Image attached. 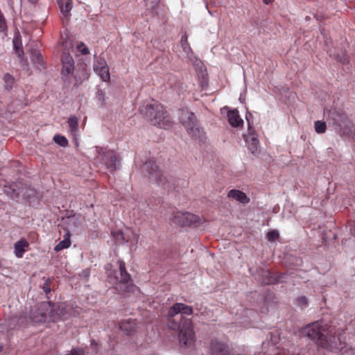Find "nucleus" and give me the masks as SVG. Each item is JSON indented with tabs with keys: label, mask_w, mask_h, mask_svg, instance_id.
Returning <instances> with one entry per match:
<instances>
[{
	"label": "nucleus",
	"mask_w": 355,
	"mask_h": 355,
	"mask_svg": "<svg viewBox=\"0 0 355 355\" xmlns=\"http://www.w3.org/2000/svg\"><path fill=\"white\" fill-rule=\"evenodd\" d=\"M71 234L69 232L66 233V234L64 236V239L59 242L54 248V250L56 252L61 251L64 249L68 248L71 244V239H70Z\"/></svg>",
	"instance_id": "aec40b11"
},
{
	"label": "nucleus",
	"mask_w": 355,
	"mask_h": 355,
	"mask_svg": "<svg viewBox=\"0 0 355 355\" xmlns=\"http://www.w3.org/2000/svg\"><path fill=\"white\" fill-rule=\"evenodd\" d=\"M245 312H246V314L248 313V312H250V314H254V313L252 312V311H246Z\"/></svg>",
	"instance_id": "79ce46f5"
},
{
	"label": "nucleus",
	"mask_w": 355,
	"mask_h": 355,
	"mask_svg": "<svg viewBox=\"0 0 355 355\" xmlns=\"http://www.w3.org/2000/svg\"><path fill=\"white\" fill-rule=\"evenodd\" d=\"M44 290L46 293L50 292V288L49 287H44Z\"/></svg>",
	"instance_id": "58836bf2"
},
{
	"label": "nucleus",
	"mask_w": 355,
	"mask_h": 355,
	"mask_svg": "<svg viewBox=\"0 0 355 355\" xmlns=\"http://www.w3.org/2000/svg\"><path fill=\"white\" fill-rule=\"evenodd\" d=\"M315 130L317 133L321 134L326 131L327 125L325 122L321 121H317L314 124Z\"/></svg>",
	"instance_id": "a878e982"
},
{
	"label": "nucleus",
	"mask_w": 355,
	"mask_h": 355,
	"mask_svg": "<svg viewBox=\"0 0 355 355\" xmlns=\"http://www.w3.org/2000/svg\"><path fill=\"white\" fill-rule=\"evenodd\" d=\"M279 232L277 230H270L268 232L267 235H266V239L269 241H274L275 240H276L278 237H279Z\"/></svg>",
	"instance_id": "7c9ffc66"
},
{
	"label": "nucleus",
	"mask_w": 355,
	"mask_h": 355,
	"mask_svg": "<svg viewBox=\"0 0 355 355\" xmlns=\"http://www.w3.org/2000/svg\"><path fill=\"white\" fill-rule=\"evenodd\" d=\"M32 59H33V61L36 63H38L41 65L43 64L42 57L40 53L37 51L35 50L32 52Z\"/></svg>",
	"instance_id": "c85d7f7f"
},
{
	"label": "nucleus",
	"mask_w": 355,
	"mask_h": 355,
	"mask_svg": "<svg viewBox=\"0 0 355 355\" xmlns=\"http://www.w3.org/2000/svg\"><path fill=\"white\" fill-rule=\"evenodd\" d=\"M331 330L327 328L322 322L317 321L306 326L302 330V334L311 340H316L323 347H327L329 340L331 341Z\"/></svg>",
	"instance_id": "20e7f679"
},
{
	"label": "nucleus",
	"mask_w": 355,
	"mask_h": 355,
	"mask_svg": "<svg viewBox=\"0 0 355 355\" xmlns=\"http://www.w3.org/2000/svg\"><path fill=\"white\" fill-rule=\"evenodd\" d=\"M68 355H84L83 349L79 348L72 349Z\"/></svg>",
	"instance_id": "72a5a7b5"
},
{
	"label": "nucleus",
	"mask_w": 355,
	"mask_h": 355,
	"mask_svg": "<svg viewBox=\"0 0 355 355\" xmlns=\"http://www.w3.org/2000/svg\"><path fill=\"white\" fill-rule=\"evenodd\" d=\"M112 234L117 241H121L124 243L131 241L130 239L126 238L124 234L121 231L112 232Z\"/></svg>",
	"instance_id": "393cba45"
},
{
	"label": "nucleus",
	"mask_w": 355,
	"mask_h": 355,
	"mask_svg": "<svg viewBox=\"0 0 355 355\" xmlns=\"http://www.w3.org/2000/svg\"><path fill=\"white\" fill-rule=\"evenodd\" d=\"M245 139L249 150L252 154L256 155L259 153V141L257 134L254 133L251 128H249V135L246 136Z\"/></svg>",
	"instance_id": "ddd939ff"
},
{
	"label": "nucleus",
	"mask_w": 355,
	"mask_h": 355,
	"mask_svg": "<svg viewBox=\"0 0 355 355\" xmlns=\"http://www.w3.org/2000/svg\"><path fill=\"white\" fill-rule=\"evenodd\" d=\"M269 344L268 343H265L263 342V344H262V347L263 348H265L266 346H268Z\"/></svg>",
	"instance_id": "a19ab883"
},
{
	"label": "nucleus",
	"mask_w": 355,
	"mask_h": 355,
	"mask_svg": "<svg viewBox=\"0 0 355 355\" xmlns=\"http://www.w3.org/2000/svg\"><path fill=\"white\" fill-rule=\"evenodd\" d=\"M145 168L150 173V179L155 180L159 186H162L164 189L167 188L166 184L168 180L155 162L149 161L146 162L145 164Z\"/></svg>",
	"instance_id": "1a4fd4ad"
},
{
	"label": "nucleus",
	"mask_w": 355,
	"mask_h": 355,
	"mask_svg": "<svg viewBox=\"0 0 355 355\" xmlns=\"http://www.w3.org/2000/svg\"><path fill=\"white\" fill-rule=\"evenodd\" d=\"M101 151H103V153H103V157H104V153H104V152H105L106 150H103V149H101Z\"/></svg>",
	"instance_id": "a18cd8bd"
},
{
	"label": "nucleus",
	"mask_w": 355,
	"mask_h": 355,
	"mask_svg": "<svg viewBox=\"0 0 355 355\" xmlns=\"http://www.w3.org/2000/svg\"><path fill=\"white\" fill-rule=\"evenodd\" d=\"M335 123L339 126H341V124L338 121H336Z\"/></svg>",
	"instance_id": "c03bdc74"
},
{
	"label": "nucleus",
	"mask_w": 355,
	"mask_h": 355,
	"mask_svg": "<svg viewBox=\"0 0 355 355\" xmlns=\"http://www.w3.org/2000/svg\"><path fill=\"white\" fill-rule=\"evenodd\" d=\"M296 301L297 305L301 308H304L307 305V300L304 296L298 297Z\"/></svg>",
	"instance_id": "473e14b6"
},
{
	"label": "nucleus",
	"mask_w": 355,
	"mask_h": 355,
	"mask_svg": "<svg viewBox=\"0 0 355 355\" xmlns=\"http://www.w3.org/2000/svg\"><path fill=\"white\" fill-rule=\"evenodd\" d=\"M3 80L5 83V86L6 88H12L15 82V79L12 76H11L10 73H6L3 77Z\"/></svg>",
	"instance_id": "bb28decb"
},
{
	"label": "nucleus",
	"mask_w": 355,
	"mask_h": 355,
	"mask_svg": "<svg viewBox=\"0 0 355 355\" xmlns=\"http://www.w3.org/2000/svg\"><path fill=\"white\" fill-rule=\"evenodd\" d=\"M119 274L120 277H114L115 288L119 293L133 291L135 286L132 284L130 275L125 270V263L123 261H119Z\"/></svg>",
	"instance_id": "0eeeda50"
},
{
	"label": "nucleus",
	"mask_w": 355,
	"mask_h": 355,
	"mask_svg": "<svg viewBox=\"0 0 355 355\" xmlns=\"http://www.w3.org/2000/svg\"><path fill=\"white\" fill-rule=\"evenodd\" d=\"M263 279L261 282L265 284H274L276 282H280L282 280L283 277L278 276L277 277H274L271 276V272L269 270H263Z\"/></svg>",
	"instance_id": "6ab92c4d"
},
{
	"label": "nucleus",
	"mask_w": 355,
	"mask_h": 355,
	"mask_svg": "<svg viewBox=\"0 0 355 355\" xmlns=\"http://www.w3.org/2000/svg\"><path fill=\"white\" fill-rule=\"evenodd\" d=\"M278 340H281L280 339V333L278 330H275L271 334V342L276 345L278 343Z\"/></svg>",
	"instance_id": "2f4dec72"
},
{
	"label": "nucleus",
	"mask_w": 355,
	"mask_h": 355,
	"mask_svg": "<svg viewBox=\"0 0 355 355\" xmlns=\"http://www.w3.org/2000/svg\"><path fill=\"white\" fill-rule=\"evenodd\" d=\"M180 121L191 137L196 139L202 141L205 138V132L199 126L196 116L188 110H182Z\"/></svg>",
	"instance_id": "39448f33"
},
{
	"label": "nucleus",
	"mask_w": 355,
	"mask_h": 355,
	"mask_svg": "<svg viewBox=\"0 0 355 355\" xmlns=\"http://www.w3.org/2000/svg\"><path fill=\"white\" fill-rule=\"evenodd\" d=\"M68 125L71 134L76 137L78 130V120L75 116H71L67 121Z\"/></svg>",
	"instance_id": "4be33fe9"
},
{
	"label": "nucleus",
	"mask_w": 355,
	"mask_h": 355,
	"mask_svg": "<svg viewBox=\"0 0 355 355\" xmlns=\"http://www.w3.org/2000/svg\"><path fill=\"white\" fill-rule=\"evenodd\" d=\"M181 45L184 51L189 55L192 53L191 48L188 42V38L186 35H183L181 38Z\"/></svg>",
	"instance_id": "b1692460"
},
{
	"label": "nucleus",
	"mask_w": 355,
	"mask_h": 355,
	"mask_svg": "<svg viewBox=\"0 0 355 355\" xmlns=\"http://www.w3.org/2000/svg\"><path fill=\"white\" fill-rule=\"evenodd\" d=\"M84 77H88V75L87 74V73H85L84 75H83Z\"/></svg>",
	"instance_id": "49530a36"
},
{
	"label": "nucleus",
	"mask_w": 355,
	"mask_h": 355,
	"mask_svg": "<svg viewBox=\"0 0 355 355\" xmlns=\"http://www.w3.org/2000/svg\"><path fill=\"white\" fill-rule=\"evenodd\" d=\"M227 197L230 198H233L243 204H247L250 202V198H248L246 194L243 191L237 189L230 190L227 193Z\"/></svg>",
	"instance_id": "dca6fc26"
},
{
	"label": "nucleus",
	"mask_w": 355,
	"mask_h": 355,
	"mask_svg": "<svg viewBox=\"0 0 355 355\" xmlns=\"http://www.w3.org/2000/svg\"><path fill=\"white\" fill-rule=\"evenodd\" d=\"M104 157L103 158L107 168L111 171H115L119 164V160L113 151H105L103 153Z\"/></svg>",
	"instance_id": "4468645a"
},
{
	"label": "nucleus",
	"mask_w": 355,
	"mask_h": 355,
	"mask_svg": "<svg viewBox=\"0 0 355 355\" xmlns=\"http://www.w3.org/2000/svg\"><path fill=\"white\" fill-rule=\"evenodd\" d=\"M97 345V343H96L94 341H92L91 343V347L94 350L96 349Z\"/></svg>",
	"instance_id": "e433bc0d"
},
{
	"label": "nucleus",
	"mask_w": 355,
	"mask_h": 355,
	"mask_svg": "<svg viewBox=\"0 0 355 355\" xmlns=\"http://www.w3.org/2000/svg\"><path fill=\"white\" fill-rule=\"evenodd\" d=\"M295 346L289 341H282L280 346L277 347L275 355H304L302 351L295 352Z\"/></svg>",
	"instance_id": "f8f14e48"
},
{
	"label": "nucleus",
	"mask_w": 355,
	"mask_h": 355,
	"mask_svg": "<svg viewBox=\"0 0 355 355\" xmlns=\"http://www.w3.org/2000/svg\"><path fill=\"white\" fill-rule=\"evenodd\" d=\"M227 118L230 124L233 127H239L243 124V121L236 110H230L227 112Z\"/></svg>",
	"instance_id": "f3484780"
},
{
	"label": "nucleus",
	"mask_w": 355,
	"mask_h": 355,
	"mask_svg": "<svg viewBox=\"0 0 355 355\" xmlns=\"http://www.w3.org/2000/svg\"><path fill=\"white\" fill-rule=\"evenodd\" d=\"M60 12L64 17H67L72 8L71 0H57Z\"/></svg>",
	"instance_id": "a211bd4d"
},
{
	"label": "nucleus",
	"mask_w": 355,
	"mask_h": 355,
	"mask_svg": "<svg viewBox=\"0 0 355 355\" xmlns=\"http://www.w3.org/2000/svg\"><path fill=\"white\" fill-rule=\"evenodd\" d=\"M29 248V243L25 239H21L14 245V253L17 258H21Z\"/></svg>",
	"instance_id": "2eb2a0df"
},
{
	"label": "nucleus",
	"mask_w": 355,
	"mask_h": 355,
	"mask_svg": "<svg viewBox=\"0 0 355 355\" xmlns=\"http://www.w3.org/2000/svg\"><path fill=\"white\" fill-rule=\"evenodd\" d=\"M31 3H35L37 0H28Z\"/></svg>",
	"instance_id": "37998d69"
},
{
	"label": "nucleus",
	"mask_w": 355,
	"mask_h": 355,
	"mask_svg": "<svg viewBox=\"0 0 355 355\" xmlns=\"http://www.w3.org/2000/svg\"><path fill=\"white\" fill-rule=\"evenodd\" d=\"M211 355H247L244 351L233 349L227 343L217 338H213L209 343Z\"/></svg>",
	"instance_id": "423d86ee"
},
{
	"label": "nucleus",
	"mask_w": 355,
	"mask_h": 355,
	"mask_svg": "<svg viewBox=\"0 0 355 355\" xmlns=\"http://www.w3.org/2000/svg\"><path fill=\"white\" fill-rule=\"evenodd\" d=\"M263 2L266 3V4H269L271 3V0H263Z\"/></svg>",
	"instance_id": "ea45409f"
},
{
	"label": "nucleus",
	"mask_w": 355,
	"mask_h": 355,
	"mask_svg": "<svg viewBox=\"0 0 355 355\" xmlns=\"http://www.w3.org/2000/svg\"><path fill=\"white\" fill-rule=\"evenodd\" d=\"M76 49L78 51L83 55H88L89 53V49L83 42L78 43L77 44Z\"/></svg>",
	"instance_id": "c756f323"
},
{
	"label": "nucleus",
	"mask_w": 355,
	"mask_h": 355,
	"mask_svg": "<svg viewBox=\"0 0 355 355\" xmlns=\"http://www.w3.org/2000/svg\"><path fill=\"white\" fill-rule=\"evenodd\" d=\"M172 222L181 227H196L200 224L201 218L189 212L176 211L173 214Z\"/></svg>",
	"instance_id": "6e6552de"
},
{
	"label": "nucleus",
	"mask_w": 355,
	"mask_h": 355,
	"mask_svg": "<svg viewBox=\"0 0 355 355\" xmlns=\"http://www.w3.org/2000/svg\"><path fill=\"white\" fill-rule=\"evenodd\" d=\"M53 140L55 143L58 144L59 145L63 147L67 146L68 144L67 139L63 136L55 135L53 137Z\"/></svg>",
	"instance_id": "cd10ccee"
},
{
	"label": "nucleus",
	"mask_w": 355,
	"mask_h": 355,
	"mask_svg": "<svg viewBox=\"0 0 355 355\" xmlns=\"http://www.w3.org/2000/svg\"><path fill=\"white\" fill-rule=\"evenodd\" d=\"M146 1V3L150 4V8L154 9L157 4L159 3V0H145Z\"/></svg>",
	"instance_id": "f704fd0d"
},
{
	"label": "nucleus",
	"mask_w": 355,
	"mask_h": 355,
	"mask_svg": "<svg viewBox=\"0 0 355 355\" xmlns=\"http://www.w3.org/2000/svg\"><path fill=\"white\" fill-rule=\"evenodd\" d=\"M11 187H4V191L7 193V195L10 196L11 198L15 199L17 198L20 193L22 192L19 189H16L15 185Z\"/></svg>",
	"instance_id": "5701e85b"
},
{
	"label": "nucleus",
	"mask_w": 355,
	"mask_h": 355,
	"mask_svg": "<svg viewBox=\"0 0 355 355\" xmlns=\"http://www.w3.org/2000/svg\"><path fill=\"white\" fill-rule=\"evenodd\" d=\"M61 77L64 81H71L72 77H75L74 60L69 53L63 52L62 55Z\"/></svg>",
	"instance_id": "9d476101"
},
{
	"label": "nucleus",
	"mask_w": 355,
	"mask_h": 355,
	"mask_svg": "<svg viewBox=\"0 0 355 355\" xmlns=\"http://www.w3.org/2000/svg\"><path fill=\"white\" fill-rule=\"evenodd\" d=\"M2 349H3V347L2 346H0V352L2 351Z\"/></svg>",
	"instance_id": "de8ad7c7"
},
{
	"label": "nucleus",
	"mask_w": 355,
	"mask_h": 355,
	"mask_svg": "<svg viewBox=\"0 0 355 355\" xmlns=\"http://www.w3.org/2000/svg\"><path fill=\"white\" fill-rule=\"evenodd\" d=\"M181 313L182 315H191L193 313V309L182 303L174 304L168 311L170 318ZM169 327L172 329H178V338L180 343L187 347H191L196 342V336L191 320L181 315L179 322L174 321L169 322Z\"/></svg>",
	"instance_id": "f257e3e1"
},
{
	"label": "nucleus",
	"mask_w": 355,
	"mask_h": 355,
	"mask_svg": "<svg viewBox=\"0 0 355 355\" xmlns=\"http://www.w3.org/2000/svg\"><path fill=\"white\" fill-rule=\"evenodd\" d=\"M94 71L104 82H109L110 80V69L107 61L102 56L95 57L93 63Z\"/></svg>",
	"instance_id": "9b49d317"
},
{
	"label": "nucleus",
	"mask_w": 355,
	"mask_h": 355,
	"mask_svg": "<svg viewBox=\"0 0 355 355\" xmlns=\"http://www.w3.org/2000/svg\"><path fill=\"white\" fill-rule=\"evenodd\" d=\"M141 113L146 115L148 119L154 125L166 129L171 126L172 121L168 112L163 105L157 101L151 103L140 108Z\"/></svg>",
	"instance_id": "7ed1b4c3"
},
{
	"label": "nucleus",
	"mask_w": 355,
	"mask_h": 355,
	"mask_svg": "<svg viewBox=\"0 0 355 355\" xmlns=\"http://www.w3.org/2000/svg\"><path fill=\"white\" fill-rule=\"evenodd\" d=\"M135 322L132 320H123L120 323V329L127 334H130L135 330Z\"/></svg>",
	"instance_id": "412c9836"
},
{
	"label": "nucleus",
	"mask_w": 355,
	"mask_h": 355,
	"mask_svg": "<svg viewBox=\"0 0 355 355\" xmlns=\"http://www.w3.org/2000/svg\"><path fill=\"white\" fill-rule=\"evenodd\" d=\"M13 44H14V47L15 49H16V51L19 53V51L22 52V50L20 49V46H19V44H18V40L17 39H14L13 40Z\"/></svg>",
	"instance_id": "c9c22d12"
},
{
	"label": "nucleus",
	"mask_w": 355,
	"mask_h": 355,
	"mask_svg": "<svg viewBox=\"0 0 355 355\" xmlns=\"http://www.w3.org/2000/svg\"><path fill=\"white\" fill-rule=\"evenodd\" d=\"M133 236H134V239H135V242L137 243V241H138V234H133Z\"/></svg>",
	"instance_id": "4c0bfd02"
},
{
	"label": "nucleus",
	"mask_w": 355,
	"mask_h": 355,
	"mask_svg": "<svg viewBox=\"0 0 355 355\" xmlns=\"http://www.w3.org/2000/svg\"><path fill=\"white\" fill-rule=\"evenodd\" d=\"M66 305L64 303L51 304L43 302L31 309L30 319L34 323L56 322L66 318Z\"/></svg>",
	"instance_id": "f03ea898"
}]
</instances>
